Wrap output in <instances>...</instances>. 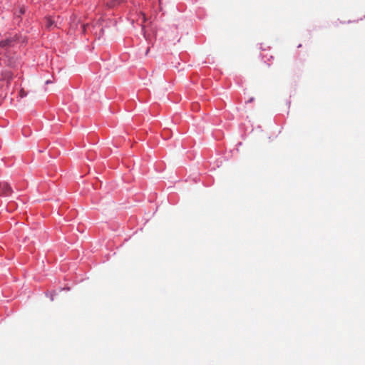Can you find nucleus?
<instances>
[{
    "label": "nucleus",
    "mask_w": 365,
    "mask_h": 365,
    "mask_svg": "<svg viewBox=\"0 0 365 365\" xmlns=\"http://www.w3.org/2000/svg\"><path fill=\"white\" fill-rule=\"evenodd\" d=\"M194 106H195V108H197V104H195Z\"/></svg>",
    "instance_id": "obj_9"
},
{
    "label": "nucleus",
    "mask_w": 365,
    "mask_h": 365,
    "mask_svg": "<svg viewBox=\"0 0 365 365\" xmlns=\"http://www.w3.org/2000/svg\"><path fill=\"white\" fill-rule=\"evenodd\" d=\"M45 21H46L45 25L47 29H51L54 24L53 21L52 20V19L50 16L46 17Z\"/></svg>",
    "instance_id": "obj_2"
},
{
    "label": "nucleus",
    "mask_w": 365,
    "mask_h": 365,
    "mask_svg": "<svg viewBox=\"0 0 365 365\" xmlns=\"http://www.w3.org/2000/svg\"><path fill=\"white\" fill-rule=\"evenodd\" d=\"M25 11H26V10H25L24 6H21L19 8V12H15L14 15H16V16L19 17L21 15L24 14L25 13Z\"/></svg>",
    "instance_id": "obj_5"
},
{
    "label": "nucleus",
    "mask_w": 365,
    "mask_h": 365,
    "mask_svg": "<svg viewBox=\"0 0 365 365\" xmlns=\"http://www.w3.org/2000/svg\"><path fill=\"white\" fill-rule=\"evenodd\" d=\"M12 192V189L6 182H0V196H8Z\"/></svg>",
    "instance_id": "obj_1"
},
{
    "label": "nucleus",
    "mask_w": 365,
    "mask_h": 365,
    "mask_svg": "<svg viewBox=\"0 0 365 365\" xmlns=\"http://www.w3.org/2000/svg\"><path fill=\"white\" fill-rule=\"evenodd\" d=\"M2 77L4 79L9 81L12 78V74L10 71H5L2 74Z\"/></svg>",
    "instance_id": "obj_4"
},
{
    "label": "nucleus",
    "mask_w": 365,
    "mask_h": 365,
    "mask_svg": "<svg viewBox=\"0 0 365 365\" xmlns=\"http://www.w3.org/2000/svg\"><path fill=\"white\" fill-rule=\"evenodd\" d=\"M115 5V3H113V4H110V5H109V6H110V7H112V6H114Z\"/></svg>",
    "instance_id": "obj_8"
},
{
    "label": "nucleus",
    "mask_w": 365,
    "mask_h": 365,
    "mask_svg": "<svg viewBox=\"0 0 365 365\" xmlns=\"http://www.w3.org/2000/svg\"><path fill=\"white\" fill-rule=\"evenodd\" d=\"M19 96L21 98H24L26 96V93L23 89H21L19 92Z\"/></svg>",
    "instance_id": "obj_6"
},
{
    "label": "nucleus",
    "mask_w": 365,
    "mask_h": 365,
    "mask_svg": "<svg viewBox=\"0 0 365 365\" xmlns=\"http://www.w3.org/2000/svg\"><path fill=\"white\" fill-rule=\"evenodd\" d=\"M141 16H142V23H145L147 20L145 14L141 13Z\"/></svg>",
    "instance_id": "obj_7"
},
{
    "label": "nucleus",
    "mask_w": 365,
    "mask_h": 365,
    "mask_svg": "<svg viewBox=\"0 0 365 365\" xmlns=\"http://www.w3.org/2000/svg\"><path fill=\"white\" fill-rule=\"evenodd\" d=\"M13 40L11 39V38H8V39H6V40H3V41H0V46L1 47H6V46H11V43H13Z\"/></svg>",
    "instance_id": "obj_3"
},
{
    "label": "nucleus",
    "mask_w": 365,
    "mask_h": 365,
    "mask_svg": "<svg viewBox=\"0 0 365 365\" xmlns=\"http://www.w3.org/2000/svg\"><path fill=\"white\" fill-rule=\"evenodd\" d=\"M194 106H195V108H197V104H195Z\"/></svg>",
    "instance_id": "obj_10"
}]
</instances>
